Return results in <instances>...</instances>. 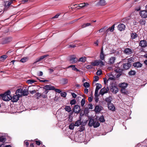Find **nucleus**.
I'll list each match as a JSON object with an SVG mask.
<instances>
[{
	"mask_svg": "<svg viewBox=\"0 0 147 147\" xmlns=\"http://www.w3.org/2000/svg\"><path fill=\"white\" fill-rule=\"evenodd\" d=\"M10 93V92L8 90L4 94H0V98H2V99L4 101H8L10 100V96L9 94Z\"/></svg>",
	"mask_w": 147,
	"mask_h": 147,
	"instance_id": "1",
	"label": "nucleus"
},
{
	"mask_svg": "<svg viewBox=\"0 0 147 147\" xmlns=\"http://www.w3.org/2000/svg\"><path fill=\"white\" fill-rule=\"evenodd\" d=\"M107 106L109 109L114 111L115 110V107L113 103H111L107 104Z\"/></svg>",
	"mask_w": 147,
	"mask_h": 147,
	"instance_id": "17",
	"label": "nucleus"
},
{
	"mask_svg": "<svg viewBox=\"0 0 147 147\" xmlns=\"http://www.w3.org/2000/svg\"><path fill=\"white\" fill-rule=\"evenodd\" d=\"M86 60V58L85 57H84L80 58L79 59L78 61L84 62Z\"/></svg>",
	"mask_w": 147,
	"mask_h": 147,
	"instance_id": "42",
	"label": "nucleus"
},
{
	"mask_svg": "<svg viewBox=\"0 0 147 147\" xmlns=\"http://www.w3.org/2000/svg\"><path fill=\"white\" fill-rule=\"evenodd\" d=\"M102 107L98 105L95 106L94 110L96 113H99L102 110Z\"/></svg>",
	"mask_w": 147,
	"mask_h": 147,
	"instance_id": "15",
	"label": "nucleus"
},
{
	"mask_svg": "<svg viewBox=\"0 0 147 147\" xmlns=\"http://www.w3.org/2000/svg\"><path fill=\"white\" fill-rule=\"evenodd\" d=\"M76 45H68V48L70 47L73 48L76 47Z\"/></svg>",
	"mask_w": 147,
	"mask_h": 147,
	"instance_id": "61",
	"label": "nucleus"
},
{
	"mask_svg": "<svg viewBox=\"0 0 147 147\" xmlns=\"http://www.w3.org/2000/svg\"><path fill=\"white\" fill-rule=\"evenodd\" d=\"M93 127L94 128H96L98 127L100 125V123L98 122L95 121L93 125Z\"/></svg>",
	"mask_w": 147,
	"mask_h": 147,
	"instance_id": "37",
	"label": "nucleus"
},
{
	"mask_svg": "<svg viewBox=\"0 0 147 147\" xmlns=\"http://www.w3.org/2000/svg\"><path fill=\"white\" fill-rule=\"evenodd\" d=\"M127 85L128 84L127 83L123 82L119 84V86L121 87V88H125L127 87Z\"/></svg>",
	"mask_w": 147,
	"mask_h": 147,
	"instance_id": "23",
	"label": "nucleus"
},
{
	"mask_svg": "<svg viewBox=\"0 0 147 147\" xmlns=\"http://www.w3.org/2000/svg\"><path fill=\"white\" fill-rule=\"evenodd\" d=\"M85 103V100L84 98L82 99L81 102V104L82 107H83Z\"/></svg>",
	"mask_w": 147,
	"mask_h": 147,
	"instance_id": "49",
	"label": "nucleus"
},
{
	"mask_svg": "<svg viewBox=\"0 0 147 147\" xmlns=\"http://www.w3.org/2000/svg\"><path fill=\"white\" fill-rule=\"evenodd\" d=\"M43 88L45 90H53L55 89V87L50 85H47L43 87Z\"/></svg>",
	"mask_w": 147,
	"mask_h": 147,
	"instance_id": "14",
	"label": "nucleus"
},
{
	"mask_svg": "<svg viewBox=\"0 0 147 147\" xmlns=\"http://www.w3.org/2000/svg\"><path fill=\"white\" fill-rule=\"evenodd\" d=\"M7 57V56L6 55H3L0 57V61H2L4 60Z\"/></svg>",
	"mask_w": 147,
	"mask_h": 147,
	"instance_id": "33",
	"label": "nucleus"
},
{
	"mask_svg": "<svg viewBox=\"0 0 147 147\" xmlns=\"http://www.w3.org/2000/svg\"><path fill=\"white\" fill-rule=\"evenodd\" d=\"M64 109L65 111L68 112H70L71 111V108L68 106H66L65 107Z\"/></svg>",
	"mask_w": 147,
	"mask_h": 147,
	"instance_id": "31",
	"label": "nucleus"
},
{
	"mask_svg": "<svg viewBox=\"0 0 147 147\" xmlns=\"http://www.w3.org/2000/svg\"><path fill=\"white\" fill-rule=\"evenodd\" d=\"M49 56V55L48 54H47L40 57L37 58L36 59V61L34 63V64L36 63L41 61L45 58Z\"/></svg>",
	"mask_w": 147,
	"mask_h": 147,
	"instance_id": "11",
	"label": "nucleus"
},
{
	"mask_svg": "<svg viewBox=\"0 0 147 147\" xmlns=\"http://www.w3.org/2000/svg\"><path fill=\"white\" fill-rule=\"evenodd\" d=\"M97 4L98 5L104 6L106 5V2L105 0H100Z\"/></svg>",
	"mask_w": 147,
	"mask_h": 147,
	"instance_id": "24",
	"label": "nucleus"
},
{
	"mask_svg": "<svg viewBox=\"0 0 147 147\" xmlns=\"http://www.w3.org/2000/svg\"><path fill=\"white\" fill-rule=\"evenodd\" d=\"M94 96L95 97L94 98V100L96 102H97L99 101V98L98 97L99 96V94H98V93L97 94V95L95 94V93L94 94Z\"/></svg>",
	"mask_w": 147,
	"mask_h": 147,
	"instance_id": "34",
	"label": "nucleus"
},
{
	"mask_svg": "<svg viewBox=\"0 0 147 147\" xmlns=\"http://www.w3.org/2000/svg\"><path fill=\"white\" fill-rule=\"evenodd\" d=\"M110 90L112 93L115 94H116L119 91L117 87L115 86L111 85L110 87Z\"/></svg>",
	"mask_w": 147,
	"mask_h": 147,
	"instance_id": "6",
	"label": "nucleus"
},
{
	"mask_svg": "<svg viewBox=\"0 0 147 147\" xmlns=\"http://www.w3.org/2000/svg\"><path fill=\"white\" fill-rule=\"evenodd\" d=\"M74 123H71L69 125V128L70 129H73L74 128Z\"/></svg>",
	"mask_w": 147,
	"mask_h": 147,
	"instance_id": "46",
	"label": "nucleus"
},
{
	"mask_svg": "<svg viewBox=\"0 0 147 147\" xmlns=\"http://www.w3.org/2000/svg\"><path fill=\"white\" fill-rule=\"evenodd\" d=\"M85 129L84 126L82 125L80 127L79 131L80 132L82 131L85 130Z\"/></svg>",
	"mask_w": 147,
	"mask_h": 147,
	"instance_id": "45",
	"label": "nucleus"
},
{
	"mask_svg": "<svg viewBox=\"0 0 147 147\" xmlns=\"http://www.w3.org/2000/svg\"><path fill=\"white\" fill-rule=\"evenodd\" d=\"M131 65V62H128L127 63H123V68L124 69L127 70L129 69Z\"/></svg>",
	"mask_w": 147,
	"mask_h": 147,
	"instance_id": "10",
	"label": "nucleus"
},
{
	"mask_svg": "<svg viewBox=\"0 0 147 147\" xmlns=\"http://www.w3.org/2000/svg\"><path fill=\"white\" fill-rule=\"evenodd\" d=\"M54 90H55L56 92L59 93H60L61 92V90L59 89H56V88H55V89Z\"/></svg>",
	"mask_w": 147,
	"mask_h": 147,
	"instance_id": "60",
	"label": "nucleus"
},
{
	"mask_svg": "<svg viewBox=\"0 0 147 147\" xmlns=\"http://www.w3.org/2000/svg\"><path fill=\"white\" fill-rule=\"evenodd\" d=\"M82 119L79 118V119L75 123L74 125L75 126H78L81 124Z\"/></svg>",
	"mask_w": 147,
	"mask_h": 147,
	"instance_id": "25",
	"label": "nucleus"
},
{
	"mask_svg": "<svg viewBox=\"0 0 147 147\" xmlns=\"http://www.w3.org/2000/svg\"><path fill=\"white\" fill-rule=\"evenodd\" d=\"M121 91L122 93L124 94H127L128 93L127 91L125 88H121Z\"/></svg>",
	"mask_w": 147,
	"mask_h": 147,
	"instance_id": "36",
	"label": "nucleus"
},
{
	"mask_svg": "<svg viewBox=\"0 0 147 147\" xmlns=\"http://www.w3.org/2000/svg\"><path fill=\"white\" fill-rule=\"evenodd\" d=\"M61 96L65 97L66 96L67 94L65 92H62L61 93Z\"/></svg>",
	"mask_w": 147,
	"mask_h": 147,
	"instance_id": "53",
	"label": "nucleus"
},
{
	"mask_svg": "<svg viewBox=\"0 0 147 147\" xmlns=\"http://www.w3.org/2000/svg\"><path fill=\"white\" fill-rule=\"evenodd\" d=\"M96 87L95 93V94L97 95V94L98 93V90L101 88L102 86L101 84L99 83L96 84Z\"/></svg>",
	"mask_w": 147,
	"mask_h": 147,
	"instance_id": "18",
	"label": "nucleus"
},
{
	"mask_svg": "<svg viewBox=\"0 0 147 147\" xmlns=\"http://www.w3.org/2000/svg\"><path fill=\"white\" fill-rule=\"evenodd\" d=\"M41 96H42L43 98H46L47 97V96L43 93L41 94Z\"/></svg>",
	"mask_w": 147,
	"mask_h": 147,
	"instance_id": "63",
	"label": "nucleus"
},
{
	"mask_svg": "<svg viewBox=\"0 0 147 147\" xmlns=\"http://www.w3.org/2000/svg\"><path fill=\"white\" fill-rule=\"evenodd\" d=\"M73 110L75 113H79L81 110L80 106L78 105H75L73 109Z\"/></svg>",
	"mask_w": 147,
	"mask_h": 147,
	"instance_id": "5",
	"label": "nucleus"
},
{
	"mask_svg": "<svg viewBox=\"0 0 147 147\" xmlns=\"http://www.w3.org/2000/svg\"><path fill=\"white\" fill-rule=\"evenodd\" d=\"M86 67L88 69H92L93 68V65H92L91 64V65H88Z\"/></svg>",
	"mask_w": 147,
	"mask_h": 147,
	"instance_id": "58",
	"label": "nucleus"
},
{
	"mask_svg": "<svg viewBox=\"0 0 147 147\" xmlns=\"http://www.w3.org/2000/svg\"><path fill=\"white\" fill-rule=\"evenodd\" d=\"M90 63L93 66H97L99 65V61L97 60H95L93 62H91Z\"/></svg>",
	"mask_w": 147,
	"mask_h": 147,
	"instance_id": "27",
	"label": "nucleus"
},
{
	"mask_svg": "<svg viewBox=\"0 0 147 147\" xmlns=\"http://www.w3.org/2000/svg\"><path fill=\"white\" fill-rule=\"evenodd\" d=\"M78 7H80V8H78V9H80L81 8H83L84 7V3H81L78 5Z\"/></svg>",
	"mask_w": 147,
	"mask_h": 147,
	"instance_id": "47",
	"label": "nucleus"
},
{
	"mask_svg": "<svg viewBox=\"0 0 147 147\" xmlns=\"http://www.w3.org/2000/svg\"><path fill=\"white\" fill-rule=\"evenodd\" d=\"M140 16L143 18H146L147 17V11L143 10L140 12Z\"/></svg>",
	"mask_w": 147,
	"mask_h": 147,
	"instance_id": "13",
	"label": "nucleus"
},
{
	"mask_svg": "<svg viewBox=\"0 0 147 147\" xmlns=\"http://www.w3.org/2000/svg\"><path fill=\"white\" fill-rule=\"evenodd\" d=\"M84 114L83 111H80V115L79 118L80 119H82V117L84 115Z\"/></svg>",
	"mask_w": 147,
	"mask_h": 147,
	"instance_id": "43",
	"label": "nucleus"
},
{
	"mask_svg": "<svg viewBox=\"0 0 147 147\" xmlns=\"http://www.w3.org/2000/svg\"><path fill=\"white\" fill-rule=\"evenodd\" d=\"M24 145H26L27 146V147H28V146L29 145V143L28 141H27V140H26L24 141Z\"/></svg>",
	"mask_w": 147,
	"mask_h": 147,
	"instance_id": "54",
	"label": "nucleus"
},
{
	"mask_svg": "<svg viewBox=\"0 0 147 147\" xmlns=\"http://www.w3.org/2000/svg\"><path fill=\"white\" fill-rule=\"evenodd\" d=\"M139 45L141 47L145 48L147 47V42L144 40H140Z\"/></svg>",
	"mask_w": 147,
	"mask_h": 147,
	"instance_id": "2",
	"label": "nucleus"
},
{
	"mask_svg": "<svg viewBox=\"0 0 147 147\" xmlns=\"http://www.w3.org/2000/svg\"><path fill=\"white\" fill-rule=\"evenodd\" d=\"M78 61V59L75 57L71 56L69 59V61L71 63H76Z\"/></svg>",
	"mask_w": 147,
	"mask_h": 147,
	"instance_id": "21",
	"label": "nucleus"
},
{
	"mask_svg": "<svg viewBox=\"0 0 147 147\" xmlns=\"http://www.w3.org/2000/svg\"><path fill=\"white\" fill-rule=\"evenodd\" d=\"M28 58L27 57H24L20 61L22 63H24L28 60Z\"/></svg>",
	"mask_w": 147,
	"mask_h": 147,
	"instance_id": "39",
	"label": "nucleus"
},
{
	"mask_svg": "<svg viewBox=\"0 0 147 147\" xmlns=\"http://www.w3.org/2000/svg\"><path fill=\"white\" fill-rule=\"evenodd\" d=\"M99 119L100 121L101 122H104L105 121L104 119V117L103 115H102L100 117Z\"/></svg>",
	"mask_w": 147,
	"mask_h": 147,
	"instance_id": "41",
	"label": "nucleus"
},
{
	"mask_svg": "<svg viewBox=\"0 0 147 147\" xmlns=\"http://www.w3.org/2000/svg\"><path fill=\"white\" fill-rule=\"evenodd\" d=\"M20 97V95L18 94L13 96L12 97H11V99L12 100V101L13 102H17L19 99Z\"/></svg>",
	"mask_w": 147,
	"mask_h": 147,
	"instance_id": "8",
	"label": "nucleus"
},
{
	"mask_svg": "<svg viewBox=\"0 0 147 147\" xmlns=\"http://www.w3.org/2000/svg\"><path fill=\"white\" fill-rule=\"evenodd\" d=\"M22 90H23L21 89H19L17 90L16 92L22 93Z\"/></svg>",
	"mask_w": 147,
	"mask_h": 147,
	"instance_id": "62",
	"label": "nucleus"
},
{
	"mask_svg": "<svg viewBox=\"0 0 147 147\" xmlns=\"http://www.w3.org/2000/svg\"><path fill=\"white\" fill-rule=\"evenodd\" d=\"M106 28V26H105L103 28H102L99 30V32L100 33L102 32L105 31V28Z\"/></svg>",
	"mask_w": 147,
	"mask_h": 147,
	"instance_id": "56",
	"label": "nucleus"
},
{
	"mask_svg": "<svg viewBox=\"0 0 147 147\" xmlns=\"http://www.w3.org/2000/svg\"><path fill=\"white\" fill-rule=\"evenodd\" d=\"M146 23L145 20L142 19L140 20L139 23L141 26L144 25Z\"/></svg>",
	"mask_w": 147,
	"mask_h": 147,
	"instance_id": "28",
	"label": "nucleus"
},
{
	"mask_svg": "<svg viewBox=\"0 0 147 147\" xmlns=\"http://www.w3.org/2000/svg\"><path fill=\"white\" fill-rule=\"evenodd\" d=\"M35 95L37 96V99H38L41 96V94L38 92H37L36 94H35Z\"/></svg>",
	"mask_w": 147,
	"mask_h": 147,
	"instance_id": "57",
	"label": "nucleus"
},
{
	"mask_svg": "<svg viewBox=\"0 0 147 147\" xmlns=\"http://www.w3.org/2000/svg\"><path fill=\"white\" fill-rule=\"evenodd\" d=\"M133 66L137 68H140L142 67V64L141 63L139 62H137L133 63Z\"/></svg>",
	"mask_w": 147,
	"mask_h": 147,
	"instance_id": "20",
	"label": "nucleus"
},
{
	"mask_svg": "<svg viewBox=\"0 0 147 147\" xmlns=\"http://www.w3.org/2000/svg\"><path fill=\"white\" fill-rule=\"evenodd\" d=\"M28 91L27 90H22V95L23 96H27L28 95Z\"/></svg>",
	"mask_w": 147,
	"mask_h": 147,
	"instance_id": "32",
	"label": "nucleus"
},
{
	"mask_svg": "<svg viewBox=\"0 0 147 147\" xmlns=\"http://www.w3.org/2000/svg\"><path fill=\"white\" fill-rule=\"evenodd\" d=\"M89 123L88 125L90 127H91L93 126V125L94 123V119L90 117L89 119Z\"/></svg>",
	"mask_w": 147,
	"mask_h": 147,
	"instance_id": "19",
	"label": "nucleus"
},
{
	"mask_svg": "<svg viewBox=\"0 0 147 147\" xmlns=\"http://www.w3.org/2000/svg\"><path fill=\"white\" fill-rule=\"evenodd\" d=\"M112 99L111 97L110 96L107 98L105 99V101L107 102V104H109L111 103V101Z\"/></svg>",
	"mask_w": 147,
	"mask_h": 147,
	"instance_id": "29",
	"label": "nucleus"
},
{
	"mask_svg": "<svg viewBox=\"0 0 147 147\" xmlns=\"http://www.w3.org/2000/svg\"><path fill=\"white\" fill-rule=\"evenodd\" d=\"M94 79L93 82L97 81L99 80V77L97 76H95L94 77Z\"/></svg>",
	"mask_w": 147,
	"mask_h": 147,
	"instance_id": "55",
	"label": "nucleus"
},
{
	"mask_svg": "<svg viewBox=\"0 0 147 147\" xmlns=\"http://www.w3.org/2000/svg\"><path fill=\"white\" fill-rule=\"evenodd\" d=\"M72 68L73 70L76 71H79V70L75 67V65H74Z\"/></svg>",
	"mask_w": 147,
	"mask_h": 147,
	"instance_id": "52",
	"label": "nucleus"
},
{
	"mask_svg": "<svg viewBox=\"0 0 147 147\" xmlns=\"http://www.w3.org/2000/svg\"><path fill=\"white\" fill-rule=\"evenodd\" d=\"M11 40V37L4 38H2L1 40V44H7Z\"/></svg>",
	"mask_w": 147,
	"mask_h": 147,
	"instance_id": "3",
	"label": "nucleus"
},
{
	"mask_svg": "<svg viewBox=\"0 0 147 147\" xmlns=\"http://www.w3.org/2000/svg\"><path fill=\"white\" fill-rule=\"evenodd\" d=\"M76 100L75 99H74L73 100H71V101L70 102V104L71 105H74L76 104Z\"/></svg>",
	"mask_w": 147,
	"mask_h": 147,
	"instance_id": "50",
	"label": "nucleus"
},
{
	"mask_svg": "<svg viewBox=\"0 0 147 147\" xmlns=\"http://www.w3.org/2000/svg\"><path fill=\"white\" fill-rule=\"evenodd\" d=\"M116 60V58L115 57H112L109 59L108 61V64L110 65L113 64Z\"/></svg>",
	"mask_w": 147,
	"mask_h": 147,
	"instance_id": "16",
	"label": "nucleus"
},
{
	"mask_svg": "<svg viewBox=\"0 0 147 147\" xmlns=\"http://www.w3.org/2000/svg\"><path fill=\"white\" fill-rule=\"evenodd\" d=\"M138 36V35L136 33L132 32L131 34V37L132 39H135L137 38Z\"/></svg>",
	"mask_w": 147,
	"mask_h": 147,
	"instance_id": "26",
	"label": "nucleus"
},
{
	"mask_svg": "<svg viewBox=\"0 0 147 147\" xmlns=\"http://www.w3.org/2000/svg\"><path fill=\"white\" fill-rule=\"evenodd\" d=\"M83 86L85 88H88L90 86V84L89 83L86 82L84 83Z\"/></svg>",
	"mask_w": 147,
	"mask_h": 147,
	"instance_id": "44",
	"label": "nucleus"
},
{
	"mask_svg": "<svg viewBox=\"0 0 147 147\" xmlns=\"http://www.w3.org/2000/svg\"><path fill=\"white\" fill-rule=\"evenodd\" d=\"M105 56V55L104 54L103 47H102L100 54V57L101 60H104Z\"/></svg>",
	"mask_w": 147,
	"mask_h": 147,
	"instance_id": "22",
	"label": "nucleus"
},
{
	"mask_svg": "<svg viewBox=\"0 0 147 147\" xmlns=\"http://www.w3.org/2000/svg\"><path fill=\"white\" fill-rule=\"evenodd\" d=\"M83 111L84 114H87L88 113V109L87 108H85Z\"/></svg>",
	"mask_w": 147,
	"mask_h": 147,
	"instance_id": "59",
	"label": "nucleus"
},
{
	"mask_svg": "<svg viewBox=\"0 0 147 147\" xmlns=\"http://www.w3.org/2000/svg\"><path fill=\"white\" fill-rule=\"evenodd\" d=\"M102 74V71L101 70H98L96 72V74L98 76H100Z\"/></svg>",
	"mask_w": 147,
	"mask_h": 147,
	"instance_id": "51",
	"label": "nucleus"
},
{
	"mask_svg": "<svg viewBox=\"0 0 147 147\" xmlns=\"http://www.w3.org/2000/svg\"><path fill=\"white\" fill-rule=\"evenodd\" d=\"M134 50H131L129 48H125L123 51V53L127 55H129L133 53Z\"/></svg>",
	"mask_w": 147,
	"mask_h": 147,
	"instance_id": "4",
	"label": "nucleus"
},
{
	"mask_svg": "<svg viewBox=\"0 0 147 147\" xmlns=\"http://www.w3.org/2000/svg\"><path fill=\"white\" fill-rule=\"evenodd\" d=\"M36 82V81L35 80L30 79L27 80L26 82L27 83L31 84Z\"/></svg>",
	"mask_w": 147,
	"mask_h": 147,
	"instance_id": "38",
	"label": "nucleus"
},
{
	"mask_svg": "<svg viewBox=\"0 0 147 147\" xmlns=\"http://www.w3.org/2000/svg\"><path fill=\"white\" fill-rule=\"evenodd\" d=\"M99 42L98 40H96V41L94 42V44L96 45V46H98V45Z\"/></svg>",
	"mask_w": 147,
	"mask_h": 147,
	"instance_id": "64",
	"label": "nucleus"
},
{
	"mask_svg": "<svg viewBox=\"0 0 147 147\" xmlns=\"http://www.w3.org/2000/svg\"><path fill=\"white\" fill-rule=\"evenodd\" d=\"M136 74V72L134 70H131L129 71L128 73L129 76L134 75Z\"/></svg>",
	"mask_w": 147,
	"mask_h": 147,
	"instance_id": "35",
	"label": "nucleus"
},
{
	"mask_svg": "<svg viewBox=\"0 0 147 147\" xmlns=\"http://www.w3.org/2000/svg\"><path fill=\"white\" fill-rule=\"evenodd\" d=\"M109 90V88L108 86H107L106 88L105 87H104L100 90L99 92V94L102 96L105 94L107 93L108 91Z\"/></svg>",
	"mask_w": 147,
	"mask_h": 147,
	"instance_id": "7",
	"label": "nucleus"
},
{
	"mask_svg": "<svg viewBox=\"0 0 147 147\" xmlns=\"http://www.w3.org/2000/svg\"><path fill=\"white\" fill-rule=\"evenodd\" d=\"M61 81L63 84H65L68 83V80L67 78H63L62 79Z\"/></svg>",
	"mask_w": 147,
	"mask_h": 147,
	"instance_id": "30",
	"label": "nucleus"
},
{
	"mask_svg": "<svg viewBox=\"0 0 147 147\" xmlns=\"http://www.w3.org/2000/svg\"><path fill=\"white\" fill-rule=\"evenodd\" d=\"M13 3V0H11L10 1H6L5 2V4L4 5V6L5 7V10L6 11L7 9V8H9V7Z\"/></svg>",
	"mask_w": 147,
	"mask_h": 147,
	"instance_id": "9",
	"label": "nucleus"
},
{
	"mask_svg": "<svg viewBox=\"0 0 147 147\" xmlns=\"http://www.w3.org/2000/svg\"><path fill=\"white\" fill-rule=\"evenodd\" d=\"M6 138L3 136H1L0 137V142H3L5 141Z\"/></svg>",
	"mask_w": 147,
	"mask_h": 147,
	"instance_id": "48",
	"label": "nucleus"
},
{
	"mask_svg": "<svg viewBox=\"0 0 147 147\" xmlns=\"http://www.w3.org/2000/svg\"><path fill=\"white\" fill-rule=\"evenodd\" d=\"M115 24H113L111 27H109L108 28L110 31L111 32H113L114 30Z\"/></svg>",
	"mask_w": 147,
	"mask_h": 147,
	"instance_id": "40",
	"label": "nucleus"
},
{
	"mask_svg": "<svg viewBox=\"0 0 147 147\" xmlns=\"http://www.w3.org/2000/svg\"><path fill=\"white\" fill-rule=\"evenodd\" d=\"M125 28V25L123 24H120L117 26L118 29L120 31H124Z\"/></svg>",
	"mask_w": 147,
	"mask_h": 147,
	"instance_id": "12",
	"label": "nucleus"
}]
</instances>
